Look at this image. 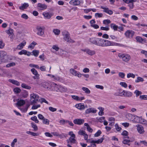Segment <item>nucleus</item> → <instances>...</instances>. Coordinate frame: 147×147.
<instances>
[{
  "instance_id": "nucleus-11",
  "label": "nucleus",
  "mask_w": 147,
  "mask_h": 147,
  "mask_svg": "<svg viewBox=\"0 0 147 147\" xmlns=\"http://www.w3.org/2000/svg\"><path fill=\"white\" fill-rule=\"evenodd\" d=\"M100 8L103 9V11L105 12L110 15H112L113 13V11L111 10H109L108 8L105 7L103 6L100 7Z\"/></svg>"
},
{
  "instance_id": "nucleus-2",
  "label": "nucleus",
  "mask_w": 147,
  "mask_h": 147,
  "mask_svg": "<svg viewBox=\"0 0 147 147\" xmlns=\"http://www.w3.org/2000/svg\"><path fill=\"white\" fill-rule=\"evenodd\" d=\"M118 56L120 58L122 59L123 61L126 63L128 62L131 58L130 55L127 54H119Z\"/></svg>"
},
{
  "instance_id": "nucleus-49",
  "label": "nucleus",
  "mask_w": 147,
  "mask_h": 147,
  "mask_svg": "<svg viewBox=\"0 0 147 147\" xmlns=\"http://www.w3.org/2000/svg\"><path fill=\"white\" fill-rule=\"evenodd\" d=\"M53 32L56 35H58L59 34L60 32V30L58 29H55L53 30Z\"/></svg>"
},
{
  "instance_id": "nucleus-43",
  "label": "nucleus",
  "mask_w": 147,
  "mask_h": 147,
  "mask_svg": "<svg viewBox=\"0 0 147 147\" xmlns=\"http://www.w3.org/2000/svg\"><path fill=\"white\" fill-rule=\"evenodd\" d=\"M135 77V75L133 73H128L127 75V78H134Z\"/></svg>"
},
{
  "instance_id": "nucleus-45",
  "label": "nucleus",
  "mask_w": 147,
  "mask_h": 147,
  "mask_svg": "<svg viewBox=\"0 0 147 147\" xmlns=\"http://www.w3.org/2000/svg\"><path fill=\"white\" fill-rule=\"evenodd\" d=\"M31 124L32 127L34 129V131H37L38 130V127L36 124L33 123H32Z\"/></svg>"
},
{
  "instance_id": "nucleus-16",
  "label": "nucleus",
  "mask_w": 147,
  "mask_h": 147,
  "mask_svg": "<svg viewBox=\"0 0 147 147\" xmlns=\"http://www.w3.org/2000/svg\"><path fill=\"white\" fill-rule=\"evenodd\" d=\"M75 107L80 110H84L85 109V107L84 103L77 104L75 105Z\"/></svg>"
},
{
  "instance_id": "nucleus-5",
  "label": "nucleus",
  "mask_w": 147,
  "mask_h": 147,
  "mask_svg": "<svg viewBox=\"0 0 147 147\" xmlns=\"http://www.w3.org/2000/svg\"><path fill=\"white\" fill-rule=\"evenodd\" d=\"M36 34L40 36H43L45 34V27L44 26H38L36 27Z\"/></svg>"
},
{
  "instance_id": "nucleus-26",
  "label": "nucleus",
  "mask_w": 147,
  "mask_h": 147,
  "mask_svg": "<svg viewBox=\"0 0 147 147\" xmlns=\"http://www.w3.org/2000/svg\"><path fill=\"white\" fill-rule=\"evenodd\" d=\"M104 139L101 138L99 139H98L97 140H92L90 142V143H96L97 144H99L101 143L103 141Z\"/></svg>"
},
{
  "instance_id": "nucleus-18",
  "label": "nucleus",
  "mask_w": 147,
  "mask_h": 147,
  "mask_svg": "<svg viewBox=\"0 0 147 147\" xmlns=\"http://www.w3.org/2000/svg\"><path fill=\"white\" fill-rule=\"evenodd\" d=\"M84 122V120L81 119H75L74 121V123L76 124L81 125Z\"/></svg>"
},
{
  "instance_id": "nucleus-19",
  "label": "nucleus",
  "mask_w": 147,
  "mask_h": 147,
  "mask_svg": "<svg viewBox=\"0 0 147 147\" xmlns=\"http://www.w3.org/2000/svg\"><path fill=\"white\" fill-rule=\"evenodd\" d=\"M52 83L51 82H44L42 84V86L46 88L49 89V88L51 86V85L52 84V83Z\"/></svg>"
},
{
  "instance_id": "nucleus-28",
  "label": "nucleus",
  "mask_w": 147,
  "mask_h": 147,
  "mask_svg": "<svg viewBox=\"0 0 147 147\" xmlns=\"http://www.w3.org/2000/svg\"><path fill=\"white\" fill-rule=\"evenodd\" d=\"M9 81L17 86H19L20 85V83L14 80L10 79L9 80Z\"/></svg>"
},
{
  "instance_id": "nucleus-32",
  "label": "nucleus",
  "mask_w": 147,
  "mask_h": 147,
  "mask_svg": "<svg viewBox=\"0 0 147 147\" xmlns=\"http://www.w3.org/2000/svg\"><path fill=\"white\" fill-rule=\"evenodd\" d=\"M28 6L29 5L28 3H24L19 8L20 9L24 10V9H26Z\"/></svg>"
},
{
  "instance_id": "nucleus-48",
  "label": "nucleus",
  "mask_w": 147,
  "mask_h": 147,
  "mask_svg": "<svg viewBox=\"0 0 147 147\" xmlns=\"http://www.w3.org/2000/svg\"><path fill=\"white\" fill-rule=\"evenodd\" d=\"M31 120L34 121L36 123H38L39 122V121L38 120L37 117L36 116H34V117H32L31 118Z\"/></svg>"
},
{
  "instance_id": "nucleus-47",
  "label": "nucleus",
  "mask_w": 147,
  "mask_h": 147,
  "mask_svg": "<svg viewBox=\"0 0 147 147\" xmlns=\"http://www.w3.org/2000/svg\"><path fill=\"white\" fill-rule=\"evenodd\" d=\"M7 54V53L4 51H0V55L1 58L5 56Z\"/></svg>"
},
{
  "instance_id": "nucleus-9",
  "label": "nucleus",
  "mask_w": 147,
  "mask_h": 147,
  "mask_svg": "<svg viewBox=\"0 0 147 147\" xmlns=\"http://www.w3.org/2000/svg\"><path fill=\"white\" fill-rule=\"evenodd\" d=\"M82 50L86 52L87 54L91 56H93L96 54V52L95 51L88 48L82 49Z\"/></svg>"
},
{
  "instance_id": "nucleus-44",
  "label": "nucleus",
  "mask_w": 147,
  "mask_h": 147,
  "mask_svg": "<svg viewBox=\"0 0 147 147\" xmlns=\"http://www.w3.org/2000/svg\"><path fill=\"white\" fill-rule=\"evenodd\" d=\"M5 32L7 34L9 35H11V34L13 33V30L12 29L9 28L8 30H6Z\"/></svg>"
},
{
  "instance_id": "nucleus-17",
  "label": "nucleus",
  "mask_w": 147,
  "mask_h": 147,
  "mask_svg": "<svg viewBox=\"0 0 147 147\" xmlns=\"http://www.w3.org/2000/svg\"><path fill=\"white\" fill-rule=\"evenodd\" d=\"M37 7L39 9L43 10L47 8V6L45 4H42L41 3H39L37 4Z\"/></svg>"
},
{
  "instance_id": "nucleus-61",
  "label": "nucleus",
  "mask_w": 147,
  "mask_h": 147,
  "mask_svg": "<svg viewBox=\"0 0 147 147\" xmlns=\"http://www.w3.org/2000/svg\"><path fill=\"white\" fill-rule=\"evenodd\" d=\"M111 23V21L109 20H104L103 21V23L105 24H109Z\"/></svg>"
},
{
  "instance_id": "nucleus-63",
  "label": "nucleus",
  "mask_w": 147,
  "mask_h": 147,
  "mask_svg": "<svg viewBox=\"0 0 147 147\" xmlns=\"http://www.w3.org/2000/svg\"><path fill=\"white\" fill-rule=\"evenodd\" d=\"M29 66L31 67H34L36 68L39 69V67L38 65H35L32 63L30 64Z\"/></svg>"
},
{
  "instance_id": "nucleus-34",
  "label": "nucleus",
  "mask_w": 147,
  "mask_h": 147,
  "mask_svg": "<svg viewBox=\"0 0 147 147\" xmlns=\"http://www.w3.org/2000/svg\"><path fill=\"white\" fill-rule=\"evenodd\" d=\"M82 89L86 94H89L90 93V90L87 88L84 87L82 88Z\"/></svg>"
},
{
  "instance_id": "nucleus-42",
  "label": "nucleus",
  "mask_w": 147,
  "mask_h": 147,
  "mask_svg": "<svg viewBox=\"0 0 147 147\" xmlns=\"http://www.w3.org/2000/svg\"><path fill=\"white\" fill-rule=\"evenodd\" d=\"M134 93L136 94V97H137L140 95L141 94L142 92L141 91L138 90H136L134 92Z\"/></svg>"
},
{
  "instance_id": "nucleus-39",
  "label": "nucleus",
  "mask_w": 147,
  "mask_h": 147,
  "mask_svg": "<svg viewBox=\"0 0 147 147\" xmlns=\"http://www.w3.org/2000/svg\"><path fill=\"white\" fill-rule=\"evenodd\" d=\"M32 55H34L35 57H37L38 56L39 51L37 50H34L32 51Z\"/></svg>"
},
{
  "instance_id": "nucleus-40",
  "label": "nucleus",
  "mask_w": 147,
  "mask_h": 147,
  "mask_svg": "<svg viewBox=\"0 0 147 147\" xmlns=\"http://www.w3.org/2000/svg\"><path fill=\"white\" fill-rule=\"evenodd\" d=\"M144 81V79L141 77H137V79L135 80V82L136 83H138L140 82H143Z\"/></svg>"
},
{
  "instance_id": "nucleus-35",
  "label": "nucleus",
  "mask_w": 147,
  "mask_h": 147,
  "mask_svg": "<svg viewBox=\"0 0 147 147\" xmlns=\"http://www.w3.org/2000/svg\"><path fill=\"white\" fill-rule=\"evenodd\" d=\"M36 43L34 42L33 41L28 46V48H30L31 49H34L35 45H36Z\"/></svg>"
},
{
  "instance_id": "nucleus-20",
  "label": "nucleus",
  "mask_w": 147,
  "mask_h": 147,
  "mask_svg": "<svg viewBox=\"0 0 147 147\" xmlns=\"http://www.w3.org/2000/svg\"><path fill=\"white\" fill-rule=\"evenodd\" d=\"M76 138L70 137L67 140V143L69 144V143L71 144H74L76 143V140L75 139Z\"/></svg>"
},
{
  "instance_id": "nucleus-4",
  "label": "nucleus",
  "mask_w": 147,
  "mask_h": 147,
  "mask_svg": "<svg viewBox=\"0 0 147 147\" xmlns=\"http://www.w3.org/2000/svg\"><path fill=\"white\" fill-rule=\"evenodd\" d=\"M31 99L30 103L31 105H34L38 100L39 97L38 95L36 94H32L30 95Z\"/></svg>"
},
{
  "instance_id": "nucleus-46",
  "label": "nucleus",
  "mask_w": 147,
  "mask_h": 147,
  "mask_svg": "<svg viewBox=\"0 0 147 147\" xmlns=\"http://www.w3.org/2000/svg\"><path fill=\"white\" fill-rule=\"evenodd\" d=\"M111 27L115 30H117L118 28L117 26L113 24H111Z\"/></svg>"
},
{
  "instance_id": "nucleus-13",
  "label": "nucleus",
  "mask_w": 147,
  "mask_h": 147,
  "mask_svg": "<svg viewBox=\"0 0 147 147\" xmlns=\"http://www.w3.org/2000/svg\"><path fill=\"white\" fill-rule=\"evenodd\" d=\"M100 8L103 9V11L105 12L110 15H112L113 13V11L111 10H109L108 8L105 7L103 6L100 7Z\"/></svg>"
},
{
  "instance_id": "nucleus-23",
  "label": "nucleus",
  "mask_w": 147,
  "mask_h": 147,
  "mask_svg": "<svg viewBox=\"0 0 147 147\" xmlns=\"http://www.w3.org/2000/svg\"><path fill=\"white\" fill-rule=\"evenodd\" d=\"M96 110L94 108H91L87 109L86 110L85 113L87 114H88L90 113H96Z\"/></svg>"
},
{
  "instance_id": "nucleus-25",
  "label": "nucleus",
  "mask_w": 147,
  "mask_h": 147,
  "mask_svg": "<svg viewBox=\"0 0 147 147\" xmlns=\"http://www.w3.org/2000/svg\"><path fill=\"white\" fill-rule=\"evenodd\" d=\"M26 44V42L24 40L22 42L19 44L17 47V48L19 50L22 49L24 47Z\"/></svg>"
},
{
  "instance_id": "nucleus-8",
  "label": "nucleus",
  "mask_w": 147,
  "mask_h": 147,
  "mask_svg": "<svg viewBox=\"0 0 147 147\" xmlns=\"http://www.w3.org/2000/svg\"><path fill=\"white\" fill-rule=\"evenodd\" d=\"M128 116L129 117H131L133 119L132 121L136 123H140L142 118L136 115H132V114H129Z\"/></svg>"
},
{
  "instance_id": "nucleus-7",
  "label": "nucleus",
  "mask_w": 147,
  "mask_h": 147,
  "mask_svg": "<svg viewBox=\"0 0 147 147\" xmlns=\"http://www.w3.org/2000/svg\"><path fill=\"white\" fill-rule=\"evenodd\" d=\"M117 44L113 42L104 39L103 47L114 46Z\"/></svg>"
},
{
  "instance_id": "nucleus-10",
  "label": "nucleus",
  "mask_w": 147,
  "mask_h": 147,
  "mask_svg": "<svg viewBox=\"0 0 147 147\" xmlns=\"http://www.w3.org/2000/svg\"><path fill=\"white\" fill-rule=\"evenodd\" d=\"M69 71L71 74L74 76H77L79 78H80L82 76V74L80 72H78L74 69H70Z\"/></svg>"
},
{
  "instance_id": "nucleus-30",
  "label": "nucleus",
  "mask_w": 147,
  "mask_h": 147,
  "mask_svg": "<svg viewBox=\"0 0 147 147\" xmlns=\"http://www.w3.org/2000/svg\"><path fill=\"white\" fill-rule=\"evenodd\" d=\"M31 71L32 74L36 76V78L39 77V75L38 74L37 71L35 69L32 68L31 69Z\"/></svg>"
},
{
  "instance_id": "nucleus-41",
  "label": "nucleus",
  "mask_w": 147,
  "mask_h": 147,
  "mask_svg": "<svg viewBox=\"0 0 147 147\" xmlns=\"http://www.w3.org/2000/svg\"><path fill=\"white\" fill-rule=\"evenodd\" d=\"M21 86L23 88L27 89L29 90L31 88V87L30 86H28L24 83H23L22 84Z\"/></svg>"
},
{
  "instance_id": "nucleus-6",
  "label": "nucleus",
  "mask_w": 147,
  "mask_h": 147,
  "mask_svg": "<svg viewBox=\"0 0 147 147\" xmlns=\"http://www.w3.org/2000/svg\"><path fill=\"white\" fill-rule=\"evenodd\" d=\"M135 34L134 32L132 30H128L125 33V35L127 38H132Z\"/></svg>"
},
{
  "instance_id": "nucleus-52",
  "label": "nucleus",
  "mask_w": 147,
  "mask_h": 147,
  "mask_svg": "<svg viewBox=\"0 0 147 147\" xmlns=\"http://www.w3.org/2000/svg\"><path fill=\"white\" fill-rule=\"evenodd\" d=\"M115 129L117 131H119L121 129V128L118 125L117 123L115 125Z\"/></svg>"
},
{
  "instance_id": "nucleus-36",
  "label": "nucleus",
  "mask_w": 147,
  "mask_h": 147,
  "mask_svg": "<svg viewBox=\"0 0 147 147\" xmlns=\"http://www.w3.org/2000/svg\"><path fill=\"white\" fill-rule=\"evenodd\" d=\"M84 125L87 127V129L88 131L90 132H92V129L90 127L89 125L87 123H84Z\"/></svg>"
},
{
  "instance_id": "nucleus-12",
  "label": "nucleus",
  "mask_w": 147,
  "mask_h": 147,
  "mask_svg": "<svg viewBox=\"0 0 147 147\" xmlns=\"http://www.w3.org/2000/svg\"><path fill=\"white\" fill-rule=\"evenodd\" d=\"M100 8L103 9V11L105 12L110 15H112L113 13V11L111 10H109L108 8L105 7L103 6L100 7Z\"/></svg>"
},
{
  "instance_id": "nucleus-3",
  "label": "nucleus",
  "mask_w": 147,
  "mask_h": 147,
  "mask_svg": "<svg viewBox=\"0 0 147 147\" xmlns=\"http://www.w3.org/2000/svg\"><path fill=\"white\" fill-rule=\"evenodd\" d=\"M53 85H55L54 86V90L56 91H59L62 92H67V90L66 87L62 86L59 85H57L54 83H53Z\"/></svg>"
},
{
  "instance_id": "nucleus-37",
  "label": "nucleus",
  "mask_w": 147,
  "mask_h": 147,
  "mask_svg": "<svg viewBox=\"0 0 147 147\" xmlns=\"http://www.w3.org/2000/svg\"><path fill=\"white\" fill-rule=\"evenodd\" d=\"M96 39V37H92L89 38V41L95 45Z\"/></svg>"
},
{
  "instance_id": "nucleus-31",
  "label": "nucleus",
  "mask_w": 147,
  "mask_h": 147,
  "mask_svg": "<svg viewBox=\"0 0 147 147\" xmlns=\"http://www.w3.org/2000/svg\"><path fill=\"white\" fill-rule=\"evenodd\" d=\"M104 39L101 38H99L97 46L100 47H103Z\"/></svg>"
},
{
  "instance_id": "nucleus-56",
  "label": "nucleus",
  "mask_w": 147,
  "mask_h": 147,
  "mask_svg": "<svg viewBox=\"0 0 147 147\" xmlns=\"http://www.w3.org/2000/svg\"><path fill=\"white\" fill-rule=\"evenodd\" d=\"M71 98L74 100L78 101L79 100V97L77 96L71 95Z\"/></svg>"
},
{
  "instance_id": "nucleus-59",
  "label": "nucleus",
  "mask_w": 147,
  "mask_h": 147,
  "mask_svg": "<svg viewBox=\"0 0 147 147\" xmlns=\"http://www.w3.org/2000/svg\"><path fill=\"white\" fill-rule=\"evenodd\" d=\"M101 132L100 130H98L97 132L96 133L94 134V136L96 137H98L100 136L101 134Z\"/></svg>"
},
{
  "instance_id": "nucleus-1",
  "label": "nucleus",
  "mask_w": 147,
  "mask_h": 147,
  "mask_svg": "<svg viewBox=\"0 0 147 147\" xmlns=\"http://www.w3.org/2000/svg\"><path fill=\"white\" fill-rule=\"evenodd\" d=\"M62 35L63 36L64 40L69 42L74 43L75 41L71 39L69 36V34L66 31H64L62 32Z\"/></svg>"
},
{
  "instance_id": "nucleus-33",
  "label": "nucleus",
  "mask_w": 147,
  "mask_h": 147,
  "mask_svg": "<svg viewBox=\"0 0 147 147\" xmlns=\"http://www.w3.org/2000/svg\"><path fill=\"white\" fill-rule=\"evenodd\" d=\"M98 109L100 110V111L98 113V115L100 116H102L104 114L103 111L104 110V108L101 107H99Z\"/></svg>"
},
{
  "instance_id": "nucleus-62",
  "label": "nucleus",
  "mask_w": 147,
  "mask_h": 147,
  "mask_svg": "<svg viewBox=\"0 0 147 147\" xmlns=\"http://www.w3.org/2000/svg\"><path fill=\"white\" fill-rule=\"evenodd\" d=\"M43 123L45 124L49 125V121L47 119L44 118L43 120Z\"/></svg>"
},
{
  "instance_id": "nucleus-57",
  "label": "nucleus",
  "mask_w": 147,
  "mask_h": 147,
  "mask_svg": "<svg viewBox=\"0 0 147 147\" xmlns=\"http://www.w3.org/2000/svg\"><path fill=\"white\" fill-rule=\"evenodd\" d=\"M119 76L122 78H124L125 76V74L123 72H120L118 74Z\"/></svg>"
},
{
  "instance_id": "nucleus-15",
  "label": "nucleus",
  "mask_w": 147,
  "mask_h": 147,
  "mask_svg": "<svg viewBox=\"0 0 147 147\" xmlns=\"http://www.w3.org/2000/svg\"><path fill=\"white\" fill-rule=\"evenodd\" d=\"M42 15L45 18L48 19H49L53 15V14L51 12H45L43 13Z\"/></svg>"
},
{
  "instance_id": "nucleus-55",
  "label": "nucleus",
  "mask_w": 147,
  "mask_h": 147,
  "mask_svg": "<svg viewBox=\"0 0 147 147\" xmlns=\"http://www.w3.org/2000/svg\"><path fill=\"white\" fill-rule=\"evenodd\" d=\"M139 98L141 100H147V95H140Z\"/></svg>"
},
{
  "instance_id": "nucleus-38",
  "label": "nucleus",
  "mask_w": 147,
  "mask_h": 147,
  "mask_svg": "<svg viewBox=\"0 0 147 147\" xmlns=\"http://www.w3.org/2000/svg\"><path fill=\"white\" fill-rule=\"evenodd\" d=\"M125 138H123V140L122 141V143L124 144H127L129 145L130 144H128V143L131 142L129 140L125 139Z\"/></svg>"
},
{
  "instance_id": "nucleus-58",
  "label": "nucleus",
  "mask_w": 147,
  "mask_h": 147,
  "mask_svg": "<svg viewBox=\"0 0 147 147\" xmlns=\"http://www.w3.org/2000/svg\"><path fill=\"white\" fill-rule=\"evenodd\" d=\"M120 85L122 86L123 87L125 88L127 87V84L125 82H121L120 83Z\"/></svg>"
},
{
  "instance_id": "nucleus-29",
  "label": "nucleus",
  "mask_w": 147,
  "mask_h": 147,
  "mask_svg": "<svg viewBox=\"0 0 147 147\" xmlns=\"http://www.w3.org/2000/svg\"><path fill=\"white\" fill-rule=\"evenodd\" d=\"M25 103V101L23 100H20L18 101L17 105L19 107L22 106L24 105Z\"/></svg>"
},
{
  "instance_id": "nucleus-51",
  "label": "nucleus",
  "mask_w": 147,
  "mask_h": 147,
  "mask_svg": "<svg viewBox=\"0 0 147 147\" xmlns=\"http://www.w3.org/2000/svg\"><path fill=\"white\" fill-rule=\"evenodd\" d=\"M16 64L14 62H12L9 63L6 65V67H12L15 66Z\"/></svg>"
},
{
  "instance_id": "nucleus-64",
  "label": "nucleus",
  "mask_w": 147,
  "mask_h": 147,
  "mask_svg": "<svg viewBox=\"0 0 147 147\" xmlns=\"http://www.w3.org/2000/svg\"><path fill=\"white\" fill-rule=\"evenodd\" d=\"M17 142V139H14L12 142L11 143V146L12 147H14V146L15 143Z\"/></svg>"
},
{
  "instance_id": "nucleus-27",
  "label": "nucleus",
  "mask_w": 147,
  "mask_h": 147,
  "mask_svg": "<svg viewBox=\"0 0 147 147\" xmlns=\"http://www.w3.org/2000/svg\"><path fill=\"white\" fill-rule=\"evenodd\" d=\"M136 40L137 41L140 42H146V40L145 39H143L140 36H137L136 37Z\"/></svg>"
},
{
  "instance_id": "nucleus-22",
  "label": "nucleus",
  "mask_w": 147,
  "mask_h": 147,
  "mask_svg": "<svg viewBox=\"0 0 147 147\" xmlns=\"http://www.w3.org/2000/svg\"><path fill=\"white\" fill-rule=\"evenodd\" d=\"M124 93L123 94V96L126 97H131L133 95L132 93L129 91L125 90L123 92Z\"/></svg>"
},
{
  "instance_id": "nucleus-60",
  "label": "nucleus",
  "mask_w": 147,
  "mask_h": 147,
  "mask_svg": "<svg viewBox=\"0 0 147 147\" xmlns=\"http://www.w3.org/2000/svg\"><path fill=\"white\" fill-rule=\"evenodd\" d=\"M140 123L147 125V121L144 119H142Z\"/></svg>"
},
{
  "instance_id": "nucleus-53",
  "label": "nucleus",
  "mask_w": 147,
  "mask_h": 147,
  "mask_svg": "<svg viewBox=\"0 0 147 147\" xmlns=\"http://www.w3.org/2000/svg\"><path fill=\"white\" fill-rule=\"evenodd\" d=\"M14 91L16 93H20L21 91V89L18 88H16L13 89Z\"/></svg>"
},
{
  "instance_id": "nucleus-21",
  "label": "nucleus",
  "mask_w": 147,
  "mask_h": 147,
  "mask_svg": "<svg viewBox=\"0 0 147 147\" xmlns=\"http://www.w3.org/2000/svg\"><path fill=\"white\" fill-rule=\"evenodd\" d=\"M69 3L74 5H78L80 4V1L78 0H71L69 2Z\"/></svg>"
},
{
  "instance_id": "nucleus-14",
  "label": "nucleus",
  "mask_w": 147,
  "mask_h": 147,
  "mask_svg": "<svg viewBox=\"0 0 147 147\" xmlns=\"http://www.w3.org/2000/svg\"><path fill=\"white\" fill-rule=\"evenodd\" d=\"M137 130L138 132L141 134H144L145 131L143 127L141 125H136Z\"/></svg>"
},
{
  "instance_id": "nucleus-50",
  "label": "nucleus",
  "mask_w": 147,
  "mask_h": 147,
  "mask_svg": "<svg viewBox=\"0 0 147 147\" xmlns=\"http://www.w3.org/2000/svg\"><path fill=\"white\" fill-rule=\"evenodd\" d=\"M103 15L102 13H95V16L96 18H101L103 16Z\"/></svg>"
},
{
  "instance_id": "nucleus-54",
  "label": "nucleus",
  "mask_w": 147,
  "mask_h": 147,
  "mask_svg": "<svg viewBox=\"0 0 147 147\" xmlns=\"http://www.w3.org/2000/svg\"><path fill=\"white\" fill-rule=\"evenodd\" d=\"M100 29L103 30L108 31L109 30V28L108 26H106L105 27L101 26L100 27Z\"/></svg>"
},
{
  "instance_id": "nucleus-24",
  "label": "nucleus",
  "mask_w": 147,
  "mask_h": 147,
  "mask_svg": "<svg viewBox=\"0 0 147 147\" xmlns=\"http://www.w3.org/2000/svg\"><path fill=\"white\" fill-rule=\"evenodd\" d=\"M19 54L20 55L24 54L28 56H30L31 55V53L30 52H27L25 50H22L19 53Z\"/></svg>"
}]
</instances>
